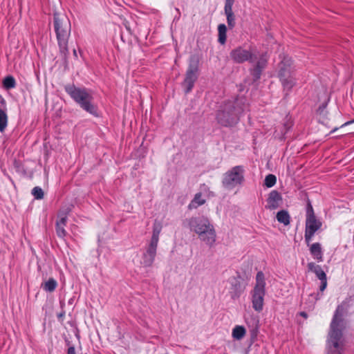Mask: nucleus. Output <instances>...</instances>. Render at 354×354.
I'll return each mask as SVG.
<instances>
[{"mask_svg":"<svg viewBox=\"0 0 354 354\" xmlns=\"http://www.w3.org/2000/svg\"><path fill=\"white\" fill-rule=\"evenodd\" d=\"M218 41L221 44H224L226 42V32L227 27L225 24H221L218 26Z\"/></svg>","mask_w":354,"mask_h":354,"instance_id":"5701e85b","label":"nucleus"},{"mask_svg":"<svg viewBox=\"0 0 354 354\" xmlns=\"http://www.w3.org/2000/svg\"><path fill=\"white\" fill-rule=\"evenodd\" d=\"M227 18V22L230 28H233L235 26V16L232 11V8L224 9Z\"/></svg>","mask_w":354,"mask_h":354,"instance_id":"b1692460","label":"nucleus"},{"mask_svg":"<svg viewBox=\"0 0 354 354\" xmlns=\"http://www.w3.org/2000/svg\"><path fill=\"white\" fill-rule=\"evenodd\" d=\"M276 218L279 223H283L284 225L290 224V216L287 210H281L278 212Z\"/></svg>","mask_w":354,"mask_h":354,"instance_id":"6ab92c4d","label":"nucleus"},{"mask_svg":"<svg viewBox=\"0 0 354 354\" xmlns=\"http://www.w3.org/2000/svg\"><path fill=\"white\" fill-rule=\"evenodd\" d=\"M246 330L242 326H236L232 330V337L236 339H241L245 335Z\"/></svg>","mask_w":354,"mask_h":354,"instance_id":"393cba45","label":"nucleus"},{"mask_svg":"<svg viewBox=\"0 0 354 354\" xmlns=\"http://www.w3.org/2000/svg\"><path fill=\"white\" fill-rule=\"evenodd\" d=\"M310 252L313 257L318 262H322L324 261L323 252L320 243H313L310 247Z\"/></svg>","mask_w":354,"mask_h":354,"instance_id":"f3484780","label":"nucleus"},{"mask_svg":"<svg viewBox=\"0 0 354 354\" xmlns=\"http://www.w3.org/2000/svg\"><path fill=\"white\" fill-rule=\"evenodd\" d=\"M300 315L304 317V318L307 317V313L306 312H301Z\"/></svg>","mask_w":354,"mask_h":354,"instance_id":"c9c22d12","label":"nucleus"},{"mask_svg":"<svg viewBox=\"0 0 354 354\" xmlns=\"http://www.w3.org/2000/svg\"><path fill=\"white\" fill-rule=\"evenodd\" d=\"M64 91L82 110L95 117L99 116L97 106L93 103V97L89 89L68 84L64 86Z\"/></svg>","mask_w":354,"mask_h":354,"instance_id":"20e7f679","label":"nucleus"},{"mask_svg":"<svg viewBox=\"0 0 354 354\" xmlns=\"http://www.w3.org/2000/svg\"><path fill=\"white\" fill-rule=\"evenodd\" d=\"M157 248V244L150 242L145 247L140 261L144 267H151L153 265L156 256Z\"/></svg>","mask_w":354,"mask_h":354,"instance_id":"f8f14e48","label":"nucleus"},{"mask_svg":"<svg viewBox=\"0 0 354 354\" xmlns=\"http://www.w3.org/2000/svg\"><path fill=\"white\" fill-rule=\"evenodd\" d=\"M0 104H1V108L0 109H5L6 111L7 112V107H6V100L2 97L1 95H0Z\"/></svg>","mask_w":354,"mask_h":354,"instance_id":"473e14b6","label":"nucleus"},{"mask_svg":"<svg viewBox=\"0 0 354 354\" xmlns=\"http://www.w3.org/2000/svg\"><path fill=\"white\" fill-rule=\"evenodd\" d=\"M32 195L36 200H41L44 198V193L40 187H35L31 191Z\"/></svg>","mask_w":354,"mask_h":354,"instance_id":"cd10ccee","label":"nucleus"},{"mask_svg":"<svg viewBox=\"0 0 354 354\" xmlns=\"http://www.w3.org/2000/svg\"><path fill=\"white\" fill-rule=\"evenodd\" d=\"M53 25L59 53L64 59H66L68 55V44L71 30V22L65 15L55 12L53 15Z\"/></svg>","mask_w":354,"mask_h":354,"instance_id":"39448f33","label":"nucleus"},{"mask_svg":"<svg viewBox=\"0 0 354 354\" xmlns=\"http://www.w3.org/2000/svg\"><path fill=\"white\" fill-rule=\"evenodd\" d=\"M57 286V281L53 278H49L46 281L42 283L41 287L44 290L48 292H52L55 291Z\"/></svg>","mask_w":354,"mask_h":354,"instance_id":"aec40b11","label":"nucleus"},{"mask_svg":"<svg viewBox=\"0 0 354 354\" xmlns=\"http://www.w3.org/2000/svg\"><path fill=\"white\" fill-rule=\"evenodd\" d=\"M67 354H76L75 353V348L74 346H70L68 348Z\"/></svg>","mask_w":354,"mask_h":354,"instance_id":"72a5a7b5","label":"nucleus"},{"mask_svg":"<svg viewBox=\"0 0 354 354\" xmlns=\"http://www.w3.org/2000/svg\"><path fill=\"white\" fill-rule=\"evenodd\" d=\"M235 0H225L224 9L232 8Z\"/></svg>","mask_w":354,"mask_h":354,"instance_id":"2f4dec72","label":"nucleus"},{"mask_svg":"<svg viewBox=\"0 0 354 354\" xmlns=\"http://www.w3.org/2000/svg\"><path fill=\"white\" fill-rule=\"evenodd\" d=\"M277 182V178L273 174H268L264 180V185L268 188L272 187Z\"/></svg>","mask_w":354,"mask_h":354,"instance_id":"bb28decb","label":"nucleus"},{"mask_svg":"<svg viewBox=\"0 0 354 354\" xmlns=\"http://www.w3.org/2000/svg\"><path fill=\"white\" fill-rule=\"evenodd\" d=\"M277 75L285 91L289 92L295 86V68L288 56H284L279 64Z\"/></svg>","mask_w":354,"mask_h":354,"instance_id":"423d86ee","label":"nucleus"},{"mask_svg":"<svg viewBox=\"0 0 354 354\" xmlns=\"http://www.w3.org/2000/svg\"><path fill=\"white\" fill-rule=\"evenodd\" d=\"M73 55H74V56H75V57H77L76 50H75V49L73 50Z\"/></svg>","mask_w":354,"mask_h":354,"instance_id":"e433bc0d","label":"nucleus"},{"mask_svg":"<svg viewBox=\"0 0 354 354\" xmlns=\"http://www.w3.org/2000/svg\"><path fill=\"white\" fill-rule=\"evenodd\" d=\"M184 226L198 235V239L209 247H212L216 240V233L214 225L205 216H192L183 222Z\"/></svg>","mask_w":354,"mask_h":354,"instance_id":"7ed1b4c3","label":"nucleus"},{"mask_svg":"<svg viewBox=\"0 0 354 354\" xmlns=\"http://www.w3.org/2000/svg\"><path fill=\"white\" fill-rule=\"evenodd\" d=\"M8 117L5 109H0V132L3 133L8 126Z\"/></svg>","mask_w":354,"mask_h":354,"instance_id":"4be33fe9","label":"nucleus"},{"mask_svg":"<svg viewBox=\"0 0 354 354\" xmlns=\"http://www.w3.org/2000/svg\"><path fill=\"white\" fill-rule=\"evenodd\" d=\"M245 169L243 166L238 165L225 172L223 175L222 183L223 187L229 190L240 186L244 181Z\"/></svg>","mask_w":354,"mask_h":354,"instance_id":"6e6552de","label":"nucleus"},{"mask_svg":"<svg viewBox=\"0 0 354 354\" xmlns=\"http://www.w3.org/2000/svg\"><path fill=\"white\" fill-rule=\"evenodd\" d=\"M205 203V200L203 198L201 193H197L193 200L189 205V209H196L200 205H203Z\"/></svg>","mask_w":354,"mask_h":354,"instance_id":"412c9836","label":"nucleus"},{"mask_svg":"<svg viewBox=\"0 0 354 354\" xmlns=\"http://www.w3.org/2000/svg\"><path fill=\"white\" fill-rule=\"evenodd\" d=\"M268 60V56L266 53H262L259 56L253 68L250 70V73L254 81H257L261 78L262 71L267 66Z\"/></svg>","mask_w":354,"mask_h":354,"instance_id":"4468645a","label":"nucleus"},{"mask_svg":"<svg viewBox=\"0 0 354 354\" xmlns=\"http://www.w3.org/2000/svg\"><path fill=\"white\" fill-rule=\"evenodd\" d=\"M3 86L6 89L14 88L16 86L15 79L11 76H6L3 80Z\"/></svg>","mask_w":354,"mask_h":354,"instance_id":"a878e982","label":"nucleus"},{"mask_svg":"<svg viewBox=\"0 0 354 354\" xmlns=\"http://www.w3.org/2000/svg\"><path fill=\"white\" fill-rule=\"evenodd\" d=\"M315 232H311V231H308V230H305V241H306V243L308 244L309 242L311 241L313 236H314Z\"/></svg>","mask_w":354,"mask_h":354,"instance_id":"c756f323","label":"nucleus"},{"mask_svg":"<svg viewBox=\"0 0 354 354\" xmlns=\"http://www.w3.org/2000/svg\"><path fill=\"white\" fill-rule=\"evenodd\" d=\"M322 227V223L316 218L310 203L306 209V230L316 232Z\"/></svg>","mask_w":354,"mask_h":354,"instance_id":"ddd939ff","label":"nucleus"},{"mask_svg":"<svg viewBox=\"0 0 354 354\" xmlns=\"http://www.w3.org/2000/svg\"><path fill=\"white\" fill-rule=\"evenodd\" d=\"M67 222V216L65 214L60 216L59 219L56 222L57 225L66 226Z\"/></svg>","mask_w":354,"mask_h":354,"instance_id":"7c9ffc66","label":"nucleus"},{"mask_svg":"<svg viewBox=\"0 0 354 354\" xmlns=\"http://www.w3.org/2000/svg\"><path fill=\"white\" fill-rule=\"evenodd\" d=\"M64 315H65V312H64V311H63V312H62L61 313H59V314L57 315V317H58V318H61V317H64Z\"/></svg>","mask_w":354,"mask_h":354,"instance_id":"f704fd0d","label":"nucleus"},{"mask_svg":"<svg viewBox=\"0 0 354 354\" xmlns=\"http://www.w3.org/2000/svg\"><path fill=\"white\" fill-rule=\"evenodd\" d=\"M266 201V208L270 210H274L280 207L283 202V198L278 191L272 190L268 194Z\"/></svg>","mask_w":354,"mask_h":354,"instance_id":"dca6fc26","label":"nucleus"},{"mask_svg":"<svg viewBox=\"0 0 354 354\" xmlns=\"http://www.w3.org/2000/svg\"><path fill=\"white\" fill-rule=\"evenodd\" d=\"M348 308L346 301L338 305L332 319L328 338L327 340V351L328 354H342L343 351V316Z\"/></svg>","mask_w":354,"mask_h":354,"instance_id":"f257e3e1","label":"nucleus"},{"mask_svg":"<svg viewBox=\"0 0 354 354\" xmlns=\"http://www.w3.org/2000/svg\"><path fill=\"white\" fill-rule=\"evenodd\" d=\"M230 57L236 64H242L245 62L252 63L256 59V55L251 47L239 46L230 51Z\"/></svg>","mask_w":354,"mask_h":354,"instance_id":"9d476101","label":"nucleus"},{"mask_svg":"<svg viewBox=\"0 0 354 354\" xmlns=\"http://www.w3.org/2000/svg\"><path fill=\"white\" fill-rule=\"evenodd\" d=\"M64 227L65 226H62V225L61 226V225L56 224V226H55L56 233H57V235L59 238H62V239L64 238L67 234L66 231L64 229Z\"/></svg>","mask_w":354,"mask_h":354,"instance_id":"c85d7f7f","label":"nucleus"},{"mask_svg":"<svg viewBox=\"0 0 354 354\" xmlns=\"http://www.w3.org/2000/svg\"><path fill=\"white\" fill-rule=\"evenodd\" d=\"M248 104L244 96L228 100L221 106L216 114L218 122L224 127L236 125L241 115L248 110Z\"/></svg>","mask_w":354,"mask_h":354,"instance_id":"f03ea898","label":"nucleus"},{"mask_svg":"<svg viewBox=\"0 0 354 354\" xmlns=\"http://www.w3.org/2000/svg\"><path fill=\"white\" fill-rule=\"evenodd\" d=\"M307 268L309 272L315 273L316 277L321 281L319 290L323 292L327 287L326 274L319 265H317L314 262H309L307 264Z\"/></svg>","mask_w":354,"mask_h":354,"instance_id":"2eb2a0df","label":"nucleus"},{"mask_svg":"<svg viewBox=\"0 0 354 354\" xmlns=\"http://www.w3.org/2000/svg\"><path fill=\"white\" fill-rule=\"evenodd\" d=\"M198 60L193 57L189 61V66L185 73V77L182 84L185 93H189L192 91L194 84L198 79Z\"/></svg>","mask_w":354,"mask_h":354,"instance_id":"1a4fd4ad","label":"nucleus"},{"mask_svg":"<svg viewBox=\"0 0 354 354\" xmlns=\"http://www.w3.org/2000/svg\"><path fill=\"white\" fill-rule=\"evenodd\" d=\"M161 230L162 225L159 222H155L153 226V232L150 240V243H153L158 245L159 241V235L160 234Z\"/></svg>","mask_w":354,"mask_h":354,"instance_id":"a211bd4d","label":"nucleus"},{"mask_svg":"<svg viewBox=\"0 0 354 354\" xmlns=\"http://www.w3.org/2000/svg\"><path fill=\"white\" fill-rule=\"evenodd\" d=\"M266 295V281L263 272L259 271L256 275V283L251 291L252 308L257 312L263 308L264 297Z\"/></svg>","mask_w":354,"mask_h":354,"instance_id":"0eeeda50","label":"nucleus"},{"mask_svg":"<svg viewBox=\"0 0 354 354\" xmlns=\"http://www.w3.org/2000/svg\"><path fill=\"white\" fill-rule=\"evenodd\" d=\"M354 122V120H353V121H351V122H347V123H346V124H349V123H352V122Z\"/></svg>","mask_w":354,"mask_h":354,"instance_id":"4c0bfd02","label":"nucleus"},{"mask_svg":"<svg viewBox=\"0 0 354 354\" xmlns=\"http://www.w3.org/2000/svg\"><path fill=\"white\" fill-rule=\"evenodd\" d=\"M228 282L230 284L229 293L230 295L231 298L232 299L239 298L241 293L245 290L243 279L239 274H238L237 276L230 277L228 279Z\"/></svg>","mask_w":354,"mask_h":354,"instance_id":"9b49d317","label":"nucleus"}]
</instances>
